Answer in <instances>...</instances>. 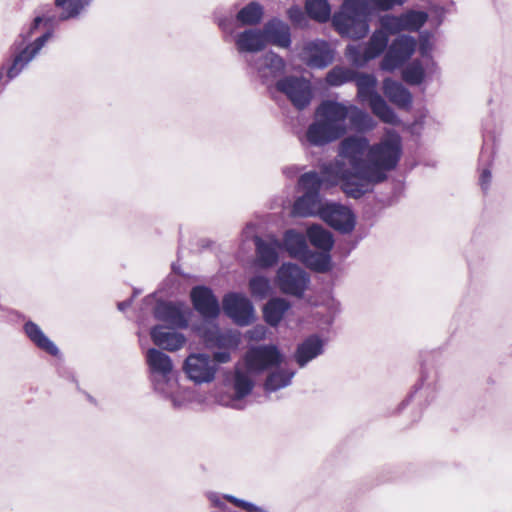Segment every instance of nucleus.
<instances>
[{"mask_svg": "<svg viewBox=\"0 0 512 512\" xmlns=\"http://www.w3.org/2000/svg\"><path fill=\"white\" fill-rule=\"evenodd\" d=\"M211 360L216 364L218 367L220 364H225L230 362L231 360V353L230 350H219L213 353V356L211 357Z\"/></svg>", "mask_w": 512, "mask_h": 512, "instance_id": "nucleus-49", "label": "nucleus"}, {"mask_svg": "<svg viewBox=\"0 0 512 512\" xmlns=\"http://www.w3.org/2000/svg\"><path fill=\"white\" fill-rule=\"evenodd\" d=\"M299 170L300 169L296 166H290V167H285L283 169V172L287 177L293 178L294 176H296L298 174Z\"/></svg>", "mask_w": 512, "mask_h": 512, "instance_id": "nucleus-52", "label": "nucleus"}, {"mask_svg": "<svg viewBox=\"0 0 512 512\" xmlns=\"http://www.w3.org/2000/svg\"><path fill=\"white\" fill-rule=\"evenodd\" d=\"M23 330L28 339L37 348L45 351L46 353L52 356H57L59 354L58 347L44 334L40 326L35 322L27 321L23 326Z\"/></svg>", "mask_w": 512, "mask_h": 512, "instance_id": "nucleus-27", "label": "nucleus"}, {"mask_svg": "<svg viewBox=\"0 0 512 512\" xmlns=\"http://www.w3.org/2000/svg\"><path fill=\"white\" fill-rule=\"evenodd\" d=\"M380 10L387 11L395 5H401L405 0H370Z\"/></svg>", "mask_w": 512, "mask_h": 512, "instance_id": "nucleus-48", "label": "nucleus"}, {"mask_svg": "<svg viewBox=\"0 0 512 512\" xmlns=\"http://www.w3.org/2000/svg\"><path fill=\"white\" fill-rule=\"evenodd\" d=\"M491 172L489 169H484L480 175V185L482 189L485 191L488 189L490 183H491Z\"/></svg>", "mask_w": 512, "mask_h": 512, "instance_id": "nucleus-50", "label": "nucleus"}, {"mask_svg": "<svg viewBox=\"0 0 512 512\" xmlns=\"http://www.w3.org/2000/svg\"><path fill=\"white\" fill-rule=\"evenodd\" d=\"M416 49V40L412 36L399 35L396 37L386 54L384 55L380 68L386 72H392L407 62Z\"/></svg>", "mask_w": 512, "mask_h": 512, "instance_id": "nucleus-10", "label": "nucleus"}, {"mask_svg": "<svg viewBox=\"0 0 512 512\" xmlns=\"http://www.w3.org/2000/svg\"><path fill=\"white\" fill-rule=\"evenodd\" d=\"M276 282L283 293L302 297L308 287L310 278L296 264L284 263L277 271Z\"/></svg>", "mask_w": 512, "mask_h": 512, "instance_id": "nucleus-9", "label": "nucleus"}, {"mask_svg": "<svg viewBox=\"0 0 512 512\" xmlns=\"http://www.w3.org/2000/svg\"><path fill=\"white\" fill-rule=\"evenodd\" d=\"M91 2L92 0H55V5L63 8L60 20H68L77 17Z\"/></svg>", "mask_w": 512, "mask_h": 512, "instance_id": "nucleus-39", "label": "nucleus"}, {"mask_svg": "<svg viewBox=\"0 0 512 512\" xmlns=\"http://www.w3.org/2000/svg\"><path fill=\"white\" fill-rule=\"evenodd\" d=\"M347 105L335 100L322 101L315 111V119L306 130L311 146L322 147L342 138L348 132Z\"/></svg>", "mask_w": 512, "mask_h": 512, "instance_id": "nucleus-4", "label": "nucleus"}, {"mask_svg": "<svg viewBox=\"0 0 512 512\" xmlns=\"http://www.w3.org/2000/svg\"><path fill=\"white\" fill-rule=\"evenodd\" d=\"M224 313L239 326H247L254 320V307L251 301L241 293L231 292L222 300Z\"/></svg>", "mask_w": 512, "mask_h": 512, "instance_id": "nucleus-14", "label": "nucleus"}, {"mask_svg": "<svg viewBox=\"0 0 512 512\" xmlns=\"http://www.w3.org/2000/svg\"><path fill=\"white\" fill-rule=\"evenodd\" d=\"M324 340L318 335H310L298 344L294 353L296 363L300 368L324 353Z\"/></svg>", "mask_w": 512, "mask_h": 512, "instance_id": "nucleus-24", "label": "nucleus"}, {"mask_svg": "<svg viewBox=\"0 0 512 512\" xmlns=\"http://www.w3.org/2000/svg\"><path fill=\"white\" fill-rule=\"evenodd\" d=\"M402 155L401 137L395 131L387 132L380 142L371 145L368 150V171L366 182H346L344 193L351 198L359 199L372 191L374 185L387 179V172L396 168Z\"/></svg>", "mask_w": 512, "mask_h": 512, "instance_id": "nucleus-1", "label": "nucleus"}, {"mask_svg": "<svg viewBox=\"0 0 512 512\" xmlns=\"http://www.w3.org/2000/svg\"><path fill=\"white\" fill-rule=\"evenodd\" d=\"M210 502L215 506L220 508L221 510L226 509V504L224 503L223 499L229 501L230 503L234 504L235 506L243 509L246 512H266V510L260 506H257L251 502L239 499L233 495L225 494L221 496L220 494L216 492H210L207 495Z\"/></svg>", "mask_w": 512, "mask_h": 512, "instance_id": "nucleus-33", "label": "nucleus"}, {"mask_svg": "<svg viewBox=\"0 0 512 512\" xmlns=\"http://www.w3.org/2000/svg\"><path fill=\"white\" fill-rule=\"evenodd\" d=\"M299 261H301L306 267L319 273L328 272L332 267L330 252L321 250L316 252L310 250L309 247L306 249V252H304Z\"/></svg>", "mask_w": 512, "mask_h": 512, "instance_id": "nucleus-28", "label": "nucleus"}, {"mask_svg": "<svg viewBox=\"0 0 512 512\" xmlns=\"http://www.w3.org/2000/svg\"><path fill=\"white\" fill-rule=\"evenodd\" d=\"M154 317L167 323L171 328L184 329L188 326V318L181 303L160 301L153 311Z\"/></svg>", "mask_w": 512, "mask_h": 512, "instance_id": "nucleus-20", "label": "nucleus"}, {"mask_svg": "<svg viewBox=\"0 0 512 512\" xmlns=\"http://www.w3.org/2000/svg\"><path fill=\"white\" fill-rule=\"evenodd\" d=\"M405 30L416 31L420 29L427 21L425 12L411 11L401 15Z\"/></svg>", "mask_w": 512, "mask_h": 512, "instance_id": "nucleus-43", "label": "nucleus"}, {"mask_svg": "<svg viewBox=\"0 0 512 512\" xmlns=\"http://www.w3.org/2000/svg\"><path fill=\"white\" fill-rule=\"evenodd\" d=\"M295 371L291 369H277L271 372L265 381L264 389L266 392H276L291 384Z\"/></svg>", "mask_w": 512, "mask_h": 512, "instance_id": "nucleus-35", "label": "nucleus"}, {"mask_svg": "<svg viewBox=\"0 0 512 512\" xmlns=\"http://www.w3.org/2000/svg\"><path fill=\"white\" fill-rule=\"evenodd\" d=\"M256 247L257 263L260 267H272L278 262V251L282 243L277 238L262 239L256 236L254 238Z\"/></svg>", "mask_w": 512, "mask_h": 512, "instance_id": "nucleus-23", "label": "nucleus"}, {"mask_svg": "<svg viewBox=\"0 0 512 512\" xmlns=\"http://www.w3.org/2000/svg\"><path fill=\"white\" fill-rule=\"evenodd\" d=\"M245 62L263 84L273 83L285 71L284 59L273 51H268L258 57H245Z\"/></svg>", "mask_w": 512, "mask_h": 512, "instance_id": "nucleus-8", "label": "nucleus"}, {"mask_svg": "<svg viewBox=\"0 0 512 512\" xmlns=\"http://www.w3.org/2000/svg\"><path fill=\"white\" fill-rule=\"evenodd\" d=\"M320 218L333 229L343 233H351L356 224L352 211L337 203H325Z\"/></svg>", "mask_w": 512, "mask_h": 512, "instance_id": "nucleus-16", "label": "nucleus"}, {"mask_svg": "<svg viewBox=\"0 0 512 512\" xmlns=\"http://www.w3.org/2000/svg\"><path fill=\"white\" fill-rule=\"evenodd\" d=\"M402 76L408 84L420 85L425 78V71L419 61H414L404 69Z\"/></svg>", "mask_w": 512, "mask_h": 512, "instance_id": "nucleus-41", "label": "nucleus"}, {"mask_svg": "<svg viewBox=\"0 0 512 512\" xmlns=\"http://www.w3.org/2000/svg\"><path fill=\"white\" fill-rule=\"evenodd\" d=\"M218 25L220 27V29L227 35H232L233 34V28H232V23H231V20L227 19V18H220L218 19Z\"/></svg>", "mask_w": 512, "mask_h": 512, "instance_id": "nucleus-51", "label": "nucleus"}, {"mask_svg": "<svg viewBox=\"0 0 512 512\" xmlns=\"http://www.w3.org/2000/svg\"><path fill=\"white\" fill-rule=\"evenodd\" d=\"M305 9L309 17L320 23L330 19L331 8L327 0H306Z\"/></svg>", "mask_w": 512, "mask_h": 512, "instance_id": "nucleus-37", "label": "nucleus"}, {"mask_svg": "<svg viewBox=\"0 0 512 512\" xmlns=\"http://www.w3.org/2000/svg\"><path fill=\"white\" fill-rule=\"evenodd\" d=\"M183 370L195 384L211 383L214 381L218 368L205 353H192L184 361Z\"/></svg>", "mask_w": 512, "mask_h": 512, "instance_id": "nucleus-11", "label": "nucleus"}, {"mask_svg": "<svg viewBox=\"0 0 512 512\" xmlns=\"http://www.w3.org/2000/svg\"><path fill=\"white\" fill-rule=\"evenodd\" d=\"M279 92L285 94L299 110L307 107L312 99L310 82L304 77L286 76L276 82Z\"/></svg>", "mask_w": 512, "mask_h": 512, "instance_id": "nucleus-12", "label": "nucleus"}, {"mask_svg": "<svg viewBox=\"0 0 512 512\" xmlns=\"http://www.w3.org/2000/svg\"><path fill=\"white\" fill-rule=\"evenodd\" d=\"M282 246L292 258L299 260L308 248L307 238L304 234L290 229L284 234Z\"/></svg>", "mask_w": 512, "mask_h": 512, "instance_id": "nucleus-29", "label": "nucleus"}, {"mask_svg": "<svg viewBox=\"0 0 512 512\" xmlns=\"http://www.w3.org/2000/svg\"><path fill=\"white\" fill-rule=\"evenodd\" d=\"M433 49V45L430 41V38L428 35H422L420 37V43H419V53L422 56V58L427 60L426 67L428 69L436 67V63L433 61L431 56V51Z\"/></svg>", "mask_w": 512, "mask_h": 512, "instance_id": "nucleus-45", "label": "nucleus"}, {"mask_svg": "<svg viewBox=\"0 0 512 512\" xmlns=\"http://www.w3.org/2000/svg\"><path fill=\"white\" fill-rule=\"evenodd\" d=\"M349 110V116L347 120L351 127L357 132H367L375 128L376 122L374 119L365 111L361 110L355 105H347Z\"/></svg>", "mask_w": 512, "mask_h": 512, "instance_id": "nucleus-34", "label": "nucleus"}, {"mask_svg": "<svg viewBox=\"0 0 512 512\" xmlns=\"http://www.w3.org/2000/svg\"><path fill=\"white\" fill-rule=\"evenodd\" d=\"M201 337L207 348L219 350H231L240 342L239 334L233 331H220L217 326H212L201 331Z\"/></svg>", "mask_w": 512, "mask_h": 512, "instance_id": "nucleus-22", "label": "nucleus"}, {"mask_svg": "<svg viewBox=\"0 0 512 512\" xmlns=\"http://www.w3.org/2000/svg\"><path fill=\"white\" fill-rule=\"evenodd\" d=\"M383 93L391 103L399 108L407 109L412 104V95L409 90L390 78L383 81Z\"/></svg>", "mask_w": 512, "mask_h": 512, "instance_id": "nucleus-26", "label": "nucleus"}, {"mask_svg": "<svg viewBox=\"0 0 512 512\" xmlns=\"http://www.w3.org/2000/svg\"><path fill=\"white\" fill-rule=\"evenodd\" d=\"M345 54L349 61L357 67H363L372 60L368 58V52L362 45H348Z\"/></svg>", "mask_w": 512, "mask_h": 512, "instance_id": "nucleus-42", "label": "nucleus"}, {"mask_svg": "<svg viewBox=\"0 0 512 512\" xmlns=\"http://www.w3.org/2000/svg\"><path fill=\"white\" fill-rule=\"evenodd\" d=\"M245 361L248 371L239 367L235 368L230 380V387L234 394L227 400L221 397L220 404L234 409H242L241 400L248 396L254 388V381L249 371L260 372L278 365L282 362V355L275 346H259L247 352Z\"/></svg>", "mask_w": 512, "mask_h": 512, "instance_id": "nucleus-3", "label": "nucleus"}, {"mask_svg": "<svg viewBox=\"0 0 512 512\" xmlns=\"http://www.w3.org/2000/svg\"><path fill=\"white\" fill-rule=\"evenodd\" d=\"M367 14L366 0H345L341 11L333 16L332 23L341 35L361 39L369 31Z\"/></svg>", "mask_w": 512, "mask_h": 512, "instance_id": "nucleus-5", "label": "nucleus"}, {"mask_svg": "<svg viewBox=\"0 0 512 512\" xmlns=\"http://www.w3.org/2000/svg\"><path fill=\"white\" fill-rule=\"evenodd\" d=\"M290 21L298 26H302L306 21L305 13L299 6H291L287 11Z\"/></svg>", "mask_w": 512, "mask_h": 512, "instance_id": "nucleus-46", "label": "nucleus"}, {"mask_svg": "<svg viewBox=\"0 0 512 512\" xmlns=\"http://www.w3.org/2000/svg\"><path fill=\"white\" fill-rule=\"evenodd\" d=\"M150 334L154 344L164 350L177 351L186 343V338L183 334L170 331L161 325L153 327Z\"/></svg>", "mask_w": 512, "mask_h": 512, "instance_id": "nucleus-25", "label": "nucleus"}, {"mask_svg": "<svg viewBox=\"0 0 512 512\" xmlns=\"http://www.w3.org/2000/svg\"><path fill=\"white\" fill-rule=\"evenodd\" d=\"M264 16V7L256 1H252L242 7L235 16L240 26H256Z\"/></svg>", "mask_w": 512, "mask_h": 512, "instance_id": "nucleus-31", "label": "nucleus"}, {"mask_svg": "<svg viewBox=\"0 0 512 512\" xmlns=\"http://www.w3.org/2000/svg\"><path fill=\"white\" fill-rule=\"evenodd\" d=\"M370 147L371 145L366 137L348 136L344 138L339 144L338 155L348 161L350 169L346 167L342 160H335L322 167V174L326 176L331 184L340 183L343 192L346 182H366L367 153Z\"/></svg>", "mask_w": 512, "mask_h": 512, "instance_id": "nucleus-2", "label": "nucleus"}, {"mask_svg": "<svg viewBox=\"0 0 512 512\" xmlns=\"http://www.w3.org/2000/svg\"><path fill=\"white\" fill-rule=\"evenodd\" d=\"M325 180L329 181L324 174L322 177L315 171L300 176L298 186L304 194L295 200L292 209L293 215L299 217L321 216L325 203L322 202L320 190Z\"/></svg>", "mask_w": 512, "mask_h": 512, "instance_id": "nucleus-6", "label": "nucleus"}, {"mask_svg": "<svg viewBox=\"0 0 512 512\" xmlns=\"http://www.w3.org/2000/svg\"><path fill=\"white\" fill-rule=\"evenodd\" d=\"M357 87V97L360 101H368L373 114L382 122L395 125L400 122L393 109L376 91L377 79L373 74L357 72L354 81Z\"/></svg>", "mask_w": 512, "mask_h": 512, "instance_id": "nucleus-7", "label": "nucleus"}, {"mask_svg": "<svg viewBox=\"0 0 512 512\" xmlns=\"http://www.w3.org/2000/svg\"><path fill=\"white\" fill-rule=\"evenodd\" d=\"M131 304V301H123V302H119L118 303V309L120 311H124L125 309H127Z\"/></svg>", "mask_w": 512, "mask_h": 512, "instance_id": "nucleus-53", "label": "nucleus"}, {"mask_svg": "<svg viewBox=\"0 0 512 512\" xmlns=\"http://www.w3.org/2000/svg\"><path fill=\"white\" fill-rule=\"evenodd\" d=\"M234 43L237 52L245 57H254L253 54L263 51L267 46L263 33L259 28L245 29L235 34Z\"/></svg>", "mask_w": 512, "mask_h": 512, "instance_id": "nucleus-19", "label": "nucleus"}, {"mask_svg": "<svg viewBox=\"0 0 512 512\" xmlns=\"http://www.w3.org/2000/svg\"><path fill=\"white\" fill-rule=\"evenodd\" d=\"M357 71L342 67L335 66L333 67L326 75V83L329 86L338 87L343 84L353 82Z\"/></svg>", "mask_w": 512, "mask_h": 512, "instance_id": "nucleus-38", "label": "nucleus"}, {"mask_svg": "<svg viewBox=\"0 0 512 512\" xmlns=\"http://www.w3.org/2000/svg\"><path fill=\"white\" fill-rule=\"evenodd\" d=\"M194 309L204 320H215L220 314V305L213 291L206 286H195L190 292Z\"/></svg>", "mask_w": 512, "mask_h": 512, "instance_id": "nucleus-18", "label": "nucleus"}, {"mask_svg": "<svg viewBox=\"0 0 512 512\" xmlns=\"http://www.w3.org/2000/svg\"><path fill=\"white\" fill-rule=\"evenodd\" d=\"M307 238L312 246L321 251L330 252L334 246L333 235L321 225L308 227Z\"/></svg>", "mask_w": 512, "mask_h": 512, "instance_id": "nucleus-30", "label": "nucleus"}, {"mask_svg": "<svg viewBox=\"0 0 512 512\" xmlns=\"http://www.w3.org/2000/svg\"><path fill=\"white\" fill-rule=\"evenodd\" d=\"M249 289L253 297L265 299L271 291L270 281L264 276H254L249 281Z\"/></svg>", "mask_w": 512, "mask_h": 512, "instance_id": "nucleus-40", "label": "nucleus"}, {"mask_svg": "<svg viewBox=\"0 0 512 512\" xmlns=\"http://www.w3.org/2000/svg\"><path fill=\"white\" fill-rule=\"evenodd\" d=\"M389 35L383 30H376L371 35L369 41L364 45L368 52V58L372 60L380 56L387 48Z\"/></svg>", "mask_w": 512, "mask_h": 512, "instance_id": "nucleus-36", "label": "nucleus"}, {"mask_svg": "<svg viewBox=\"0 0 512 512\" xmlns=\"http://www.w3.org/2000/svg\"><path fill=\"white\" fill-rule=\"evenodd\" d=\"M42 20L43 19L41 16L35 17L27 32L20 33L19 38L21 39V42L18 43V41H16L14 45L21 46L24 42H26L33 35L34 31L39 27Z\"/></svg>", "mask_w": 512, "mask_h": 512, "instance_id": "nucleus-47", "label": "nucleus"}, {"mask_svg": "<svg viewBox=\"0 0 512 512\" xmlns=\"http://www.w3.org/2000/svg\"><path fill=\"white\" fill-rule=\"evenodd\" d=\"M301 59L310 68L324 69L334 60V54L328 42L313 40L304 44Z\"/></svg>", "mask_w": 512, "mask_h": 512, "instance_id": "nucleus-17", "label": "nucleus"}, {"mask_svg": "<svg viewBox=\"0 0 512 512\" xmlns=\"http://www.w3.org/2000/svg\"><path fill=\"white\" fill-rule=\"evenodd\" d=\"M387 34H396L404 29L402 17L386 16L381 19V29Z\"/></svg>", "mask_w": 512, "mask_h": 512, "instance_id": "nucleus-44", "label": "nucleus"}, {"mask_svg": "<svg viewBox=\"0 0 512 512\" xmlns=\"http://www.w3.org/2000/svg\"><path fill=\"white\" fill-rule=\"evenodd\" d=\"M289 308L290 303L287 300L283 298H272L264 306V319L270 326L275 327L280 323Z\"/></svg>", "mask_w": 512, "mask_h": 512, "instance_id": "nucleus-32", "label": "nucleus"}, {"mask_svg": "<svg viewBox=\"0 0 512 512\" xmlns=\"http://www.w3.org/2000/svg\"><path fill=\"white\" fill-rule=\"evenodd\" d=\"M52 37V32L48 31L36 38L33 42L22 48L12 59L11 65L7 68L6 76L8 80H13L28 66V64L39 54L47 41Z\"/></svg>", "mask_w": 512, "mask_h": 512, "instance_id": "nucleus-15", "label": "nucleus"}, {"mask_svg": "<svg viewBox=\"0 0 512 512\" xmlns=\"http://www.w3.org/2000/svg\"><path fill=\"white\" fill-rule=\"evenodd\" d=\"M266 43L280 47L289 48L291 46V32L290 27L284 21L273 18L267 21L261 29Z\"/></svg>", "mask_w": 512, "mask_h": 512, "instance_id": "nucleus-21", "label": "nucleus"}, {"mask_svg": "<svg viewBox=\"0 0 512 512\" xmlns=\"http://www.w3.org/2000/svg\"><path fill=\"white\" fill-rule=\"evenodd\" d=\"M146 362L152 375L155 390L165 394L164 386L169 383L173 372L171 358L158 349L150 348L146 352Z\"/></svg>", "mask_w": 512, "mask_h": 512, "instance_id": "nucleus-13", "label": "nucleus"}, {"mask_svg": "<svg viewBox=\"0 0 512 512\" xmlns=\"http://www.w3.org/2000/svg\"><path fill=\"white\" fill-rule=\"evenodd\" d=\"M172 402L174 406H178V403L174 399H172Z\"/></svg>", "mask_w": 512, "mask_h": 512, "instance_id": "nucleus-54", "label": "nucleus"}]
</instances>
